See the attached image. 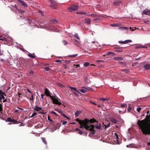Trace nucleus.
I'll list each match as a JSON object with an SVG mask.
<instances>
[{
    "label": "nucleus",
    "mask_w": 150,
    "mask_h": 150,
    "mask_svg": "<svg viewBox=\"0 0 150 150\" xmlns=\"http://www.w3.org/2000/svg\"><path fill=\"white\" fill-rule=\"evenodd\" d=\"M137 124L139 129L141 130L143 134L146 136H150V125L145 126L144 120H139Z\"/></svg>",
    "instance_id": "1"
},
{
    "label": "nucleus",
    "mask_w": 150,
    "mask_h": 150,
    "mask_svg": "<svg viewBox=\"0 0 150 150\" xmlns=\"http://www.w3.org/2000/svg\"><path fill=\"white\" fill-rule=\"evenodd\" d=\"M76 120L78 122L80 125V128H83L84 127L86 130L95 132L94 129L95 126L91 124L89 125H87L88 120L86 118L84 120H81L78 118Z\"/></svg>",
    "instance_id": "2"
},
{
    "label": "nucleus",
    "mask_w": 150,
    "mask_h": 150,
    "mask_svg": "<svg viewBox=\"0 0 150 150\" xmlns=\"http://www.w3.org/2000/svg\"><path fill=\"white\" fill-rule=\"evenodd\" d=\"M78 8V6L77 5L73 4L71 5L68 8V10L70 12L76 10Z\"/></svg>",
    "instance_id": "3"
},
{
    "label": "nucleus",
    "mask_w": 150,
    "mask_h": 150,
    "mask_svg": "<svg viewBox=\"0 0 150 150\" xmlns=\"http://www.w3.org/2000/svg\"><path fill=\"white\" fill-rule=\"evenodd\" d=\"M52 100L53 103L54 104H58L59 105H61V102H59L58 99L55 98V96H52V98H50Z\"/></svg>",
    "instance_id": "4"
},
{
    "label": "nucleus",
    "mask_w": 150,
    "mask_h": 150,
    "mask_svg": "<svg viewBox=\"0 0 150 150\" xmlns=\"http://www.w3.org/2000/svg\"><path fill=\"white\" fill-rule=\"evenodd\" d=\"M113 4L114 6H117L122 4V1L121 0H115L114 1Z\"/></svg>",
    "instance_id": "5"
},
{
    "label": "nucleus",
    "mask_w": 150,
    "mask_h": 150,
    "mask_svg": "<svg viewBox=\"0 0 150 150\" xmlns=\"http://www.w3.org/2000/svg\"><path fill=\"white\" fill-rule=\"evenodd\" d=\"M87 120H88V121H87L88 123H87V125H89V123H94L96 122L97 123V124H98V121H97L94 118H93L92 119H91L90 120H88L87 119Z\"/></svg>",
    "instance_id": "6"
},
{
    "label": "nucleus",
    "mask_w": 150,
    "mask_h": 150,
    "mask_svg": "<svg viewBox=\"0 0 150 150\" xmlns=\"http://www.w3.org/2000/svg\"><path fill=\"white\" fill-rule=\"evenodd\" d=\"M50 91L47 88L45 89V94L47 96H49L50 98H52V96L50 95Z\"/></svg>",
    "instance_id": "7"
},
{
    "label": "nucleus",
    "mask_w": 150,
    "mask_h": 150,
    "mask_svg": "<svg viewBox=\"0 0 150 150\" xmlns=\"http://www.w3.org/2000/svg\"><path fill=\"white\" fill-rule=\"evenodd\" d=\"M142 14L150 16V10L146 9L143 11Z\"/></svg>",
    "instance_id": "8"
},
{
    "label": "nucleus",
    "mask_w": 150,
    "mask_h": 150,
    "mask_svg": "<svg viewBox=\"0 0 150 150\" xmlns=\"http://www.w3.org/2000/svg\"><path fill=\"white\" fill-rule=\"evenodd\" d=\"M132 40H126L124 41H119L118 42L120 43V44L122 43L123 44H125L127 43H128L130 42H132Z\"/></svg>",
    "instance_id": "9"
},
{
    "label": "nucleus",
    "mask_w": 150,
    "mask_h": 150,
    "mask_svg": "<svg viewBox=\"0 0 150 150\" xmlns=\"http://www.w3.org/2000/svg\"><path fill=\"white\" fill-rule=\"evenodd\" d=\"M17 1L21 3L22 5L24 6L25 7H27V5L24 1L21 0H17Z\"/></svg>",
    "instance_id": "10"
},
{
    "label": "nucleus",
    "mask_w": 150,
    "mask_h": 150,
    "mask_svg": "<svg viewBox=\"0 0 150 150\" xmlns=\"http://www.w3.org/2000/svg\"><path fill=\"white\" fill-rule=\"evenodd\" d=\"M27 97L31 100H33L34 99L33 94L31 95L30 94H28L27 96Z\"/></svg>",
    "instance_id": "11"
},
{
    "label": "nucleus",
    "mask_w": 150,
    "mask_h": 150,
    "mask_svg": "<svg viewBox=\"0 0 150 150\" xmlns=\"http://www.w3.org/2000/svg\"><path fill=\"white\" fill-rule=\"evenodd\" d=\"M110 120L113 123L116 124L117 122V119L114 117H111L110 119Z\"/></svg>",
    "instance_id": "12"
},
{
    "label": "nucleus",
    "mask_w": 150,
    "mask_h": 150,
    "mask_svg": "<svg viewBox=\"0 0 150 150\" xmlns=\"http://www.w3.org/2000/svg\"><path fill=\"white\" fill-rule=\"evenodd\" d=\"M85 23L88 24H90L91 23V20L90 18H86L85 19Z\"/></svg>",
    "instance_id": "13"
},
{
    "label": "nucleus",
    "mask_w": 150,
    "mask_h": 150,
    "mask_svg": "<svg viewBox=\"0 0 150 150\" xmlns=\"http://www.w3.org/2000/svg\"><path fill=\"white\" fill-rule=\"evenodd\" d=\"M34 110L36 111H39L42 110V108L41 107H38L37 105H36Z\"/></svg>",
    "instance_id": "14"
},
{
    "label": "nucleus",
    "mask_w": 150,
    "mask_h": 150,
    "mask_svg": "<svg viewBox=\"0 0 150 150\" xmlns=\"http://www.w3.org/2000/svg\"><path fill=\"white\" fill-rule=\"evenodd\" d=\"M98 124H97V123H96V124H95V125H94L95 126V127L96 128L98 129H100L101 128V125L100 123L98 125H97Z\"/></svg>",
    "instance_id": "15"
},
{
    "label": "nucleus",
    "mask_w": 150,
    "mask_h": 150,
    "mask_svg": "<svg viewBox=\"0 0 150 150\" xmlns=\"http://www.w3.org/2000/svg\"><path fill=\"white\" fill-rule=\"evenodd\" d=\"M5 97L4 96L1 92V90H0V101L2 103L1 100L2 99H4Z\"/></svg>",
    "instance_id": "16"
},
{
    "label": "nucleus",
    "mask_w": 150,
    "mask_h": 150,
    "mask_svg": "<svg viewBox=\"0 0 150 150\" xmlns=\"http://www.w3.org/2000/svg\"><path fill=\"white\" fill-rule=\"evenodd\" d=\"M28 56H29L30 57L33 58H34L36 56L34 54H28Z\"/></svg>",
    "instance_id": "17"
},
{
    "label": "nucleus",
    "mask_w": 150,
    "mask_h": 150,
    "mask_svg": "<svg viewBox=\"0 0 150 150\" xmlns=\"http://www.w3.org/2000/svg\"><path fill=\"white\" fill-rule=\"evenodd\" d=\"M148 119H149L150 120V115H147L146 116V118L144 119V120L145 121V126L148 125H146V120H148Z\"/></svg>",
    "instance_id": "18"
},
{
    "label": "nucleus",
    "mask_w": 150,
    "mask_h": 150,
    "mask_svg": "<svg viewBox=\"0 0 150 150\" xmlns=\"http://www.w3.org/2000/svg\"><path fill=\"white\" fill-rule=\"evenodd\" d=\"M82 88H84V89H85L86 90H89L90 91H93V90L92 89V88H91L90 87H88L84 86V87H82Z\"/></svg>",
    "instance_id": "19"
},
{
    "label": "nucleus",
    "mask_w": 150,
    "mask_h": 150,
    "mask_svg": "<svg viewBox=\"0 0 150 150\" xmlns=\"http://www.w3.org/2000/svg\"><path fill=\"white\" fill-rule=\"evenodd\" d=\"M69 88H70L71 89V90H74V91H76L79 93H80L76 89V88L73 87L69 86Z\"/></svg>",
    "instance_id": "20"
},
{
    "label": "nucleus",
    "mask_w": 150,
    "mask_h": 150,
    "mask_svg": "<svg viewBox=\"0 0 150 150\" xmlns=\"http://www.w3.org/2000/svg\"><path fill=\"white\" fill-rule=\"evenodd\" d=\"M81 113V111H77L75 114V116L76 117H78L80 114Z\"/></svg>",
    "instance_id": "21"
},
{
    "label": "nucleus",
    "mask_w": 150,
    "mask_h": 150,
    "mask_svg": "<svg viewBox=\"0 0 150 150\" xmlns=\"http://www.w3.org/2000/svg\"><path fill=\"white\" fill-rule=\"evenodd\" d=\"M144 67L146 69H150V64H146L144 66Z\"/></svg>",
    "instance_id": "22"
},
{
    "label": "nucleus",
    "mask_w": 150,
    "mask_h": 150,
    "mask_svg": "<svg viewBox=\"0 0 150 150\" xmlns=\"http://www.w3.org/2000/svg\"><path fill=\"white\" fill-rule=\"evenodd\" d=\"M56 4L54 2H52L50 4V6L52 7L53 8H55V6H56Z\"/></svg>",
    "instance_id": "23"
},
{
    "label": "nucleus",
    "mask_w": 150,
    "mask_h": 150,
    "mask_svg": "<svg viewBox=\"0 0 150 150\" xmlns=\"http://www.w3.org/2000/svg\"><path fill=\"white\" fill-rule=\"evenodd\" d=\"M74 44L77 46L79 47L80 45V43L79 41L77 40L76 42H75Z\"/></svg>",
    "instance_id": "24"
},
{
    "label": "nucleus",
    "mask_w": 150,
    "mask_h": 150,
    "mask_svg": "<svg viewBox=\"0 0 150 150\" xmlns=\"http://www.w3.org/2000/svg\"><path fill=\"white\" fill-rule=\"evenodd\" d=\"M115 59L116 61H119L123 60V58L122 57H116L115 58Z\"/></svg>",
    "instance_id": "25"
},
{
    "label": "nucleus",
    "mask_w": 150,
    "mask_h": 150,
    "mask_svg": "<svg viewBox=\"0 0 150 150\" xmlns=\"http://www.w3.org/2000/svg\"><path fill=\"white\" fill-rule=\"evenodd\" d=\"M7 38H6L4 37H3L1 38L0 39V40H2V41H7Z\"/></svg>",
    "instance_id": "26"
},
{
    "label": "nucleus",
    "mask_w": 150,
    "mask_h": 150,
    "mask_svg": "<svg viewBox=\"0 0 150 150\" xmlns=\"http://www.w3.org/2000/svg\"><path fill=\"white\" fill-rule=\"evenodd\" d=\"M99 99L103 101H108L109 100L108 98H100Z\"/></svg>",
    "instance_id": "27"
},
{
    "label": "nucleus",
    "mask_w": 150,
    "mask_h": 150,
    "mask_svg": "<svg viewBox=\"0 0 150 150\" xmlns=\"http://www.w3.org/2000/svg\"><path fill=\"white\" fill-rule=\"evenodd\" d=\"M74 37L78 40L80 39V38L78 34H75L74 35Z\"/></svg>",
    "instance_id": "28"
},
{
    "label": "nucleus",
    "mask_w": 150,
    "mask_h": 150,
    "mask_svg": "<svg viewBox=\"0 0 150 150\" xmlns=\"http://www.w3.org/2000/svg\"><path fill=\"white\" fill-rule=\"evenodd\" d=\"M62 43L64 45H67L68 44V42L64 40L62 41Z\"/></svg>",
    "instance_id": "29"
},
{
    "label": "nucleus",
    "mask_w": 150,
    "mask_h": 150,
    "mask_svg": "<svg viewBox=\"0 0 150 150\" xmlns=\"http://www.w3.org/2000/svg\"><path fill=\"white\" fill-rule=\"evenodd\" d=\"M79 91L83 93H85L86 91V90L85 89H82L79 90Z\"/></svg>",
    "instance_id": "30"
},
{
    "label": "nucleus",
    "mask_w": 150,
    "mask_h": 150,
    "mask_svg": "<svg viewBox=\"0 0 150 150\" xmlns=\"http://www.w3.org/2000/svg\"><path fill=\"white\" fill-rule=\"evenodd\" d=\"M55 111H57L60 113H62L63 111L62 110H59L58 109H55L54 110Z\"/></svg>",
    "instance_id": "31"
},
{
    "label": "nucleus",
    "mask_w": 150,
    "mask_h": 150,
    "mask_svg": "<svg viewBox=\"0 0 150 150\" xmlns=\"http://www.w3.org/2000/svg\"><path fill=\"white\" fill-rule=\"evenodd\" d=\"M111 54H113L114 55V53L113 52H108L107 53V54L105 55H104V56H105V55H110Z\"/></svg>",
    "instance_id": "32"
},
{
    "label": "nucleus",
    "mask_w": 150,
    "mask_h": 150,
    "mask_svg": "<svg viewBox=\"0 0 150 150\" xmlns=\"http://www.w3.org/2000/svg\"><path fill=\"white\" fill-rule=\"evenodd\" d=\"M3 110V105L2 103H0V112L2 111Z\"/></svg>",
    "instance_id": "33"
},
{
    "label": "nucleus",
    "mask_w": 150,
    "mask_h": 150,
    "mask_svg": "<svg viewBox=\"0 0 150 150\" xmlns=\"http://www.w3.org/2000/svg\"><path fill=\"white\" fill-rule=\"evenodd\" d=\"M29 74L30 75L32 76L34 74V72L33 71L31 70L29 71Z\"/></svg>",
    "instance_id": "34"
},
{
    "label": "nucleus",
    "mask_w": 150,
    "mask_h": 150,
    "mask_svg": "<svg viewBox=\"0 0 150 150\" xmlns=\"http://www.w3.org/2000/svg\"><path fill=\"white\" fill-rule=\"evenodd\" d=\"M88 16H91L93 17H96L97 16L95 14H91L88 15Z\"/></svg>",
    "instance_id": "35"
},
{
    "label": "nucleus",
    "mask_w": 150,
    "mask_h": 150,
    "mask_svg": "<svg viewBox=\"0 0 150 150\" xmlns=\"http://www.w3.org/2000/svg\"><path fill=\"white\" fill-rule=\"evenodd\" d=\"M17 10L19 13H23L24 12V11L19 9H17Z\"/></svg>",
    "instance_id": "36"
},
{
    "label": "nucleus",
    "mask_w": 150,
    "mask_h": 150,
    "mask_svg": "<svg viewBox=\"0 0 150 150\" xmlns=\"http://www.w3.org/2000/svg\"><path fill=\"white\" fill-rule=\"evenodd\" d=\"M110 123H109L107 125H104V126L105 127V129H106L109 127H110Z\"/></svg>",
    "instance_id": "37"
},
{
    "label": "nucleus",
    "mask_w": 150,
    "mask_h": 150,
    "mask_svg": "<svg viewBox=\"0 0 150 150\" xmlns=\"http://www.w3.org/2000/svg\"><path fill=\"white\" fill-rule=\"evenodd\" d=\"M123 49L122 48H119L117 49V51L118 52H122V51Z\"/></svg>",
    "instance_id": "38"
},
{
    "label": "nucleus",
    "mask_w": 150,
    "mask_h": 150,
    "mask_svg": "<svg viewBox=\"0 0 150 150\" xmlns=\"http://www.w3.org/2000/svg\"><path fill=\"white\" fill-rule=\"evenodd\" d=\"M47 119L48 120L50 121L51 122H52L53 123V120L52 119H50L49 115H48V116L47 117Z\"/></svg>",
    "instance_id": "39"
},
{
    "label": "nucleus",
    "mask_w": 150,
    "mask_h": 150,
    "mask_svg": "<svg viewBox=\"0 0 150 150\" xmlns=\"http://www.w3.org/2000/svg\"><path fill=\"white\" fill-rule=\"evenodd\" d=\"M11 122H13L14 124L18 123V122L17 121L13 119H12V121H11Z\"/></svg>",
    "instance_id": "40"
},
{
    "label": "nucleus",
    "mask_w": 150,
    "mask_h": 150,
    "mask_svg": "<svg viewBox=\"0 0 150 150\" xmlns=\"http://www.w3.org/2000/svg\"><path fill=\"white\" fill-rule=\"evenodd\" d=\"M77 55H78V54H77L71 55H69L68 56L69 57H75L77 56Z\"/></svg>",
    "instance_id": "41"
},
{
    "label": "nucleus",
    "mask_w": 150,
    "mask_h": 150,
    "mask_svg": "<svg viewBox=\"0 0 150 150\" xmlns=\"http://www.w3.org/2000/svg\"><path fill=\"white\" fill-rule=\"evenodd\" d=\"M90 64V63H88V62H85L84 64V65L85 66V67H87L88 66V65H89Z\"/></svg>",
    "instance_id": "42"
},
{
    "label": "nucleus",
    "mask_w": 150,
    "mask_h": 150,
    "mask_svg": "<svg viewBox=\"0 0 150 150\" xmlns=\"http://www.w3.org/2000/svg\"><path fill=\"white\" fill-rule=\"evenodd\" d=\"M77 14H86V13L85 12L81 11V12L77 13Z\"/></svg>",
    "instance_id": "43"
},
{
    "label": "nucleus",
    "mask_w": 150,
    "mask_h": 150,
    "mask_svg": "<svg viewBox=\"0 0 150 150\" xmlns=\"http://www.w3.org/2000/svg\"><path fill=\"white\" fill-rule=\"evenodd\" d=\"M132 109V108L130 106H129L128 108L127 109V110L128 112H129L131 111Z\"/></svg>",
    "instance_id": "44"
},
{
    "label": "nucleus",
    "mask_w": 150,
    "mask_h": 150,
    "mask_svg": "<svg viewBox=\"0 0 150 150\" xmlns=\"http://www.w3.org/2000/svg\"><path fill=\"white\" fill-rule=\"evenodd\" d=\"M42 142L43 143H44L46 144H47V142H46V141L45 140V139L44 138H42Z\"/></svg>",
    "instance_id": "45"
},
{
    "label": "nucleus",
    "mask_w": 150,
    "mask_h": 150,
    "mask_svg": "<svg viewBox=\"0 0 150 150\" xmlns=\"http://www.w3.org/2000/svg\"><path fill=\"white\" fill-rule=\"evenodd\" d=\"M37 113L36 112H34L32 115L30 116L31 117H33L34 116H35L37 114Z\"/></svg>",
    "instance_id": "46"
},
{
    "label": "nucleus",
    "mask_w": 150,
    "mask_h": 150,
    "mask_svg": "<svg viewBox=\"0 0 150 150\" xmlns=\"http://www.w3.org/2000/svg\"><path fill=\"white\" fill-rule=\"evenodd\" d=\"M111 25L113 27H116L118 26V25L117 23H114L111 24Z\"/></svg>",
    "instance_id": "47"
},
{
    "label": "nucleus",
    "mask_w": 150,
    "mask_h": 150,
    "mask_svg": "<svg viewBox=\"0 0 150 150\" xmlns=\"http://www.w3.org/2000/svg\"><path fill=\"white\" fill-rule=\"evenodd\" d=\"M120 30H126L127 29V27H120Z\"/></svg>",
    "instance_id": "48"
},
{
    "label": "nucleus",
    "mask_w": 150,
    "mask_h": 150,
    "mask_svg": "<svg viewBox=\"0 0 150 150\" xmlns=\"http://www.w3.org/2000/svg\"><path fill=\"white\" fill-rule=\"evenodd\" d=\"M141 109V108L138 107L137 109V111L138 112H139L140 111Z\"/></svg>",
    "instance_id": "49"
},
{
    "label": "nucleus",
    "mask_w": 150,
    "mask_h": 150,
    "mask_svg": "<svg viewBox=\"0 0 150 150\" xmlns=\"http://www.w3.org/2000/svg\"><path fill=\"white\" fill-rule=\"evenodd\" d=\"M12 119H11V118L10 117H8L7 118L8 121V122H11V121H12Z\"/></svg>",
    "instance_id": "50"
},
{
    "label": "nucleus",
    "mask_w": 150,
    "mask_h": 150,
    "mask_svg": "<svg viewBox=\"0 0 150 150\" xmlns=\"http://www.w3.org/2000/svg\"><path fill=\"white\" fill-rule=\"evenodd\" d=\"M45 69L46 71H48L50 69L48 67H45Z\"/></svg>",
    "instance_id": "51"
},
{
    "label": "nucleus",
    "mask_w": 150,
    "mask_h": 150,
    "mask_svg": "<svg viewBox=\"0 0 150 150\" xmlns=\"http://www.w3.org/2000/svg\"><path fill=\"white\" fill-rule=\"evenodd\" d=\"M56 62H59L61 63L62 62V61L60 60H57L55 61Z\"/></svg>",
    "instance_id": "52"
},
{
    "label": "nucleus",
    "mask_w": 150,
    "mask_h": 150,
    "mask_svg": "<svg viewBox=\"0 0 150 150\" xmlns=\"http://www.w3.org/2000/svg\"><path fill=\"white\" fill-rule=\"evenodd\" d=\"M121 106L122 108H123L125 107H126V105L125 104H122L121 105Z\"/></svg>",
    "instance_id": "53"
},
{
    "label": "nucleus",
    "mask_w": 150,
    "mask_h": 150,
    "mask_svg": "<svg viewBox=\"0 0 150 150\" xmlns=\"http://www.w3.org/2000/svg\"><path fill=\"white\" fill-rule=\"evenodd\" d=\"M65 62L66 64H69L70 62V61L69 60H66Z\"/></svg>",
    "instance_id": "54"
},
{
    "label": "nucleus",
    "mask_w": 150,
    "mask_h": 150,
    "mask_svg": "<svg viewBox=\"0 0 150 150\" xmlns=\"http://www.w3.org/2000/svg\"><path fill=\"white\" fill-rule=\"evenodd\" d=\"M141 58V57H140L139 58H136L134 59L135 60L137 61L140 59Z\"/></svg>",
    "instance_id": "55"
},
{
    "label": "nucleus",
    "mask_w": 150,
    "mask_h": 150,
    "mask_svg": "<svg viewBox=\"0 0 150 150\" xmlns=\"http://www.w3.org/2000/svg\"><path fill=\"white\" fill-rule=\"evenodd\" d=\"M51 113H52L55 115H56L57 116H58V115L57 114L56 112H54V111H52L51 112Z\"/></svg>",
    "instance_id": "56"
},
{
    "label": "nucleus",
    "mask_w": 150,
    "mask_h": 150,
    "mask_svg": "<svg viewBox=\"0 0 150 150\" xmlns=\"http://www.w3.org/2000/svg\"><path fill=\"white\" fill-rule=\"evenodd\" d=\"M71 40L73 41V42H74V44L75 43V42H76L77 41V40H76V39H72Z\"/></svg>",
    "instance_id": "57"
},
{
    "label": "nucleus",
    "mask_w": 150,
    "mask_h": 150,
    "mask_svg": "<svg viewBox=\"0 0 150 150\" xmlns=\"http://www.w3.org/2000/svg\"><path fill=\"white\" fill-rule=\"evenodd\" d=\"M1 92L4 96H6V94L4 92H2L1 90Z\"/></svg>",
    "instance_id": "58"
},
{
    "label": "nucleus",
    "mask_w": 150,
    "mask_h": 150,
    "mask_svg": "<svg viewBox=\"0 0 150 150\" xmlns=\"http://www.w3.org/2000/svg\"><path fill=\"white\" fill-rule=\"evenodd\" d=\"M67 123V122L66 121H63L62 122V124L63 125H65Z\"/></svg>",
    "instance_id": "59"
},
{
    "label": "nucleus",
    "mask_w": 150,
    "mask_h": 150,
    "mask_svg": "<svg viewBox=\"0 0 150 150\" xmlns=\"http://www.w3.org/2000/svg\"><path fill=\"white\" fill-rule=\"evenodd\" d=\"M61 115L62 116H63L66 118L67 117V116H66V115H65L64 114L62 113H61Z\"/></svg>",
    "instance_id": "60"
},
{
    "label": "nucleus",
    "mask_w": 150,
    "mask_h": 150,
    "mask_svg": "<svg viewBox=\"0 0 150 150\" xmlns=\"http://www.w3.org/2000/svg\"><path fill=\"white\" fill-rule=\"evenodd\" d=\"M61 115L62 116H63L66 118L67 117V116H66V115H65L64 114L62 113H61Z\"/></svg>",
    "instance_id": "61"
},
{
    "label": "nucleus",
    "mask_w": 150,
    "mask_h": 150,
    "mask_svg": "<svg viewBox=\"0 0 150 150\" xmlns=\"http://www.w3.org/2000/svg\"><path fill=\"white\" fill-rule=\"evenodd\" d=\"M4 100H3V103H4V102L7 101V100L6 98H5V99L4 98Z\"/></svg>",
    "instance_id": "62"
},
{
    "label": "nucleus",
    "mask_w": 150,
    "mask_h": 150,
    "mask_svg": "<svg viewBox=\"0 0 150 150\" xmlns=\"http://www.w3.org/2000/svg\"><path fill=\"white\" fill-rule=\"evenodd\" d=\"M18 96L19 98H20V97L21 98V93H18Z\"/></svg>",
    "instance_id": "63"
},
{
    "label": "nucleus",
    "mask_w": 150,
    "mask_h": 150,
    "mask_svg": "<svg viewBox=\"0 0 150 150\" xmlns=\"http://www.w3.org/2000/svg\"><path fill=\"white\" fill-rule=\"evenodd\" d=\"M13 7H14L15 8H16V9H17V6H16V4H15L14 5L12 6Z\"/></svg>",
    "instance_id": "64"
}]
</instances>
